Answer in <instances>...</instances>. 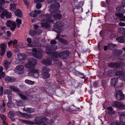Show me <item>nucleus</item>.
I'll use <instances>...</instances> for the list:
<instances>
[{"mask_svg": "<svg viewBox=\"0 0 125 125\" xmlns=\"http://www.w3.org/2000/svg\"><path fill=\"white\" fill-rule=\"evenodd\" d=\"M42 72H49L50 70L48 68L45 66H43L42 69Z\"/></svg>", "mask_w": 125, "mask_h": 125, "instance_id": "42", "label": "nucleus"}, {"mask_svg": "<svg viewBox=\"0 0 125 125\" xmlns=\"http://www.w3.org/2000/svg\"><path fill=\"white\" fill-rule=\"evenodd\" d=\"M17 57L18 60L16 61V64H20V61L25 60L27 58V55L23 53H19L17 55Z\"/></svg>", "mask_w": 125, "mask_h": 125, "instance_id": "9", "label": "nucleus"}, {"mask_svg": "<svg viewBox=\"0 0 125 125\" xmlns=\"http://www.w3.org/2000/svg\"><path fill=\"white\" fill-rule=\"evenodd\" d=\"M11 13L8 12L6 10L3 11L0 15V17L2 19H4V17L5 16L7 19L10 18L11 17Z\"/></svg>", "mask_w": 125, "mask_h": 125, "instance_id": "10", "label": "nucleus"}, {"mask_svg": "<svg viewBox=\"0 0 125 125\" xmlns=\"http://www.w3.org/2000/svg\"><path fill=\"white\" fill-rule=\"evenodd\" d=\"M18 94L19 96L22 99L26 100L27 99V97L26 96H25L22 94L19 93Z\"/></svg>", "mask_w": 125, "mask_h": 125, "instance_id": "41", "label": "nucleus"}, {"mask_svg": "<svg viewBox=\"0 0 125 125\" xmlns=\"http://www.w3.org/2000/svg\"><path fill=\"white\" fill-rule=\"evenodd\" d=\"M48 123L50 125H52L54 123V121L53 120H50L48 121Z\"/></svg>", "mask_w": 125, "mask_h": 125, "instance_id": "53", "label": "nucleus"}, {"mask_svg": "<svg viewBox=\"0 0 125 125\" xmlns=\"http://www.w3.org/2000/svg\"><path fill=\"white\" fill-rule=\"evenodd\" d=\"M108 46L109 49L111 50H112L114 48V47L115 46V45L113 44L110 43V44H109L108 45Z\"/></svg>", "mask_w": 125, "mask_h": 125, "instance_id": "45", "label": "nucleus"}, {"mask_svg": "<svg viewBox=\"0 0 125 125\" xmlns=\"http://www.w3.org/2000/svg\"><path fill=\"white\" fill-rule=\"evenodd\" d=\"M42 6L41 4L40 3L37 4L36 5V7L37 9H40Z\"/></svg>", "mask_w": 125, "mask_h": 125, "instance_id": "63", "label": "nucleus"}, {"mask_svg": "<svg viewBox=\"0 0 125 125\" xmlns=\"http://www.w3.org/2000/svg\"><path fill=\"white\" fill-rule=\"evenodd\" d=\"M10 89L12 91L16 93L20 92L19 89L17 86L14 85H11L9 87Z\"/></svg>", "mask_w": 125, "mask_h": 125, "instance_id": "26", "label": "nucleus"}, {"mask_svg": "<svg viewBox=\"0 0 125 125\" xmlns=\"http://www.w3.org/2000/svg\"><path fill=\"white\" fill-rule=\"evenodd\" d=\"M51 60L47 59V60H44L42 62V63L43 64L47 66L50 65L52 64L51 60L52 61L51 59Z\"/></svg>", "mask_w": 125, "mask_h": 125, "instance_id": "22", "label": "nucleus"}, {"mask_svg": "<svg viewBox=\"0 0 125 125\" xmlns=\"http://www.w3.org/2000/svg\"><path fill=\"white\" fill-rule=\"evenodd\" d=\"M31 75L33 76V78H38L39 76V74L38 73H36L33 74Z\"/></svg>", "mask_w": 125, "mask_h": 125, "instance_id": "46", "label": "nucleus"}, {"mask_svg": "<svg viewBox=\"0 0 125 125\" xmlns=\"http://www.w3.org/2000/svg\"><path fill=\"white\" fill-rule=\"evenodd\" d=\"M7 56L8 58H10L12 56V54L11 52L9 51L7 52Z\"/></svg>", "mask_w": 125, "mask_h": 125, "instance_id": "49", "label": "nucleus"}, {"mask_svg": "<svg viewBox=\"0 0 125 125\" xmlns=\"http://www.w3.org/2000/svg\"><path fill=\"white\" fill-rule=\"evenodd\" d=\"M121 123L120 122H112L111 123V125H125V123Z\"/></svg>", "mask_w": 125, "mask_h": 125, "instance_id": "39", "label": "nucleus"}, {"mask_svg": "<svg viewBox=\"0 0 125 125\" xmlns=\"http://www.w3.org/2000/svg\"><path fill=\"white\" fill-rule=\"evenodd\" d=\"M52 15L51 16L50 15H48L47 16L46 21L49 24H53L54 22L53 20L52 19Z\"/></svg>", "mask_w": 125, "mask_h": 125, "instance_id": "19", "label": "nucleus"}, {"mask_svg": "<svg viewBox=\"0 0 125 125\" xmlns=\"http://www.w3.org/2000/svg\"><path fill=\"white\" fill-rule=\"evenodd\" d=\"M115 97L118 100H121L124 99V95L121 90H118L115 92Z\"/></svg>", "mask_w": 125, "mask_h": 125, "instance_id": "6", "label": "nucleus"}, {"mask_svg": "<svg viewBox=\"0 0 125 125\" xmlns=\"http://www.w3.org/2000/svg\"><path fill=\"white\" fill-rule=\"evenodd\" d=\"M47 119L45 117H42L41 116L36 117L34 121L35 122L29 121L22 120V123L29 125H34V124H39L42 123L47 120Z\"/></svg>", "mask_w": 125, "mask_h": 125, "instance_id": "2", "label": "nucleus"}, {"mask_svg": "<svg viewBox=\"0 0 125 125\" xmlns=\"http://www.w3.org/2000/svg\"><path fill=\"white\" fill-rule=\"evenodd\" d=\"M118 78H113L111 80L110 83L112 85L116 87V85H117Z\"/></svg>", "mask_w": 125, "mask_h": 125, "instance_id": "23", "label": "nucleus"}, {"mask_svg": "<svg viewBox=\"0 0 125 125\" xmlns=\"http://www.w3.org/2000/svg\"><path fill=\"white\" fill-rule=\"evenodd\" d=\"M37 73H38V71L37 69H33L31 70V74L32 75L33 74H34Z\"/></svg>", "mask_w": 125, "mask_h": 125, "instance_id": "52", "label": "nucleus"}, {"mask_svg": "<svg viewBox=\"0 0 125 125\" xmlns=\"http://www.w3.org/2000/svg\"><path fill=\"white\" fill-rule=\"evenodd\" d=\"M16 104L18 106H21L23 105V103L21 101H16Z\"/></svg>", "mask_w": 125, "mask_h": 125, "instance_id": "44", "label": "nucleus"}, {"mask_svg": "<svg viewBox=\"0 0 125 125\" xmlns=\"http://www.w3.org/2000/svg\"><path fill=\"white\" fill-rule=\"evenodd\" d=\"M7 26L10 27V29L12 31H14L16 27V25L15 22L10 20H8L6 23Z\"/></svg>", "mask_w": 125, "mask_h": 125, "instance_id": "8", "label": "nucleus"}, {"mask_svg": "<svg viewBox=\"0 0 125 125\" xmlns=\"http://www.w3.org/2000/svg\"><path fill=\"white\" fill-rule=\"evenodd\" d=\"M57 43V42L55 40H53L50 42V44H55Z\"/></svg>", "mask_w": 125, "mask_h": 125, "instance_id": "64", "label": "nucleus"}, {"mask_svg": "<svg viewBox=\"0 0 125 125\" xmlns=\"http://www.w3.org/2000/svg\"><path fill=\"white\" fill-rule=\"evenodd\" d=\"M27 41L28 43L27 45L29 47H32L33 45L31 44V39L29 38H28Z\"/></svg>", "mask_w": 125, "mask_h": 125, "instance_id": "37", "label": "nucleus"}, {"mask_svg": "<svg viewBox=\"0 0 125 125\" xmlns=\"http://www.w3.org/2000/svg\"><path fill=\"white\" fill-rule=\"evenodd\" d=\"M4 94H8L9 95H11L12 91L9 89H5L4 92Z\"/></svg>", "mask_w": 125, "mask_h": 125, "instance_id": "36", "label": "nucleus"}, {"mask_svg": "<svg viewBox=\"0 0 125 125\" xmlns=\"http://www.w3.org/2000/svg\"><path fill=\"white\" fill-rule=\"evenodd\" d=\"M53 30L55 32L59 34H60V33L61 32L60 29H58V28L54 27V28L53 29Z\"/></svg>", "mask_w": 125, "mask_h": 125, "instance_id": "48", "label": "nucleus"}, {"mask_svg": "<svg viewBox=\"0 0 125 125\" xmlns=\"http://www.w3.org/2000/svg\"><path fill=\"white\" fill-rule=\"evenodd\" d=\"M24 68L23 66L22 65H18L16 66L14 71L17 73L19 74H22L24 72Z\"/></svg>", "mask_w": 125, "mask_h": 125, "instance_id": "11", "label": "nucleus"}, {"mask_svg": "<svg viewBox=\"0 0 125 125\" xmlns=\"http://www.w3.org/2000/svg\"><path fill=\"white\" fill-rule=\"evenodd\" d=\"M112 106L118 108L119 110H122L124 109L125 106L122 102L117 101L114 102L112 104Z\"/></svg>", "mask_w": 125, "mask_h": 125, "instance_id": "7", "label": "nucleus"}, {"mask_svg": "<svg viewBox=\"0 0 125 125\" xmlns=\"http://www.w3.org/2000/svg\"><path fill=\"white\" fill-rule=\"evenodd\" d=\"M5 0H0V5H2L5 3Z\"/></svg>", "mask_w": 125, "mask_h": 125, "instance_id": "61", "label": "nucleus"}, {"mask_svg": "<svg viewBox=\"0 0 125 125\" xmlns=\"http://www.w3.org/2000/svg\"><path fill=\"white\" fill-rule=\"evenodd\" d=\"M16 5L13 3L10 4V9L11 10L13 11L16 9Z\"/></svg>", "mask_w": 125, "mask_h": 125, "instance_id": "35", "label": "nucleus"}, {"mask_svg": "<svg viewBox=\"0 0 125 125\" xmlns=\"http://www.w3.org/2000/svg\"><path fill=\"white\" fill-rule=\"evenodd\" d=\"M42 27L43 28H48L50 26V25L46 21L45 23L41 22Z\"/></svg>", "mask_w": 125, "mask_h": 125, "instance_id": "33", "label": "nucleus"}, {"mask_svg": "<svg viewBox=\"0 0 125 125\" xmlns=\"http://www.w3.org/2000/svg\"><path fill=\"white\" fill-rule=\"evenodd\" d=\"M26 110L27 111H26V112L30 113H32L34 111V109L30 107L27 108Z\"/></svg>", "mask_w": 125, "mask_h": 125, "instance_id": "40", "label": "nucleus"}, {"mask_svg": "<svg viewBox=\"0 0 125 125\" xmlns=\"http://www.w3.org/2000/svg\"><path fill=\"white\" fill-rule=\"evenodd\" d=\"M0 118L3 121H5L6 118V116L2 114H1V116Z\"/></svg>", "mask_w": 125, "mask_h": 125, "instance_id": "54", "label": "nucleus"}, {"mask_svg": "<svg viewBox=\"0 0 125 125\" xmlns=\"http://www.w3.org/2000/svg\"><path fill=\"white\" fill-rule=\"evenodd\" d=\"M29 14L30 16L33 17H35L37 15V14L33 12H31Z\"/></svg>", "mask_w": 125, "mask_h": 125, "instance_id": "47", "label": "nucleus"}, {"mask_svg": "<svg viewBox=\"0 0 125 125\" xmlns=\"http://www.w3.org/2000/svg\"><path fill=\"white\" fill-rule=\"evenodd\" d=\"M59 42L65 45H67L69 43L67 41L62 38L60 39Z\"/></svg>", "mask_w": 125, "mask_h": 125, "instance_id": "32", "label": "nucleus"}, {"mask_svg": "<svg viewBox=\"0 0 125 125\" xmlns=\"http://www.w3.org/2000/svg\"><path fill=\"white\" fill-rule=\"evenodd\" d=\"M5 80L7 82H14L16 80V79L14 77L8 76L5 77Z\"/></svg>", "mask_w": 125, "mask_h": 125, "instance_id": "16", "label": "nucleus"}, {"mask_svg": "<svg viewBox=\"0 0 125 125\" xmlns=\"http://www.w3.org/2000/svg\"><path fill=\"white\" fill-rule=\"evenodd\" d=\"M120 21H125V16L124 15V16H122L121 18H120Z\"/></svg>", "mask_w": 125, "mask_h": 125, "instance_id": "58", "label": "nucleus"}, {"mask_svg": "<svg viewBox=\"0 0 125 125\" xmlns=\"http://www.w3.org/2000/svg\"><path fill=\"white\" fill-rule=\"evenodd\" d=\"M118 32L120 33L125 35V29L122 28H119L118 30Z\"/></svg>", "mask_w": 125, "mask_h": 125, "instance_id": "31", "label": "nucleus"}, {"mask_svg": "<svg viewBox=\"0 0 125 125\" xmlns=\"http://www.w3.org/2000/svg\"><path fill=\"white\" fill-rule=\"evenodd\" d=\"M32 54L34 57L38 59H40L42 57V54L40 52L38 53L32 52Z\"/></svg>", "mask_w": 125, "mask_h": 125, "instance_id": "18", "label": "nucleus"}, {"mask_svg": "<svg viewBox=\"0 0 125 125\" xmlns=\"http://www.w3.org/2000/svg\"><path fill=\"white\" fill-rule=\"evenodd\" d=\"M57 11L58 12V13H55L52 16V17L55 19L60 20L61 19L62 17V15L60 14V10H53L51 12V14H54L56 13Z\"/></svg>", "mask_w": 125, "mask_h": 125, "instance_id": "12", "label": "nucleus"}, {"mask_svg": "<svg viewBox=\"0 0 125 125\" xmlns=\"http://www.w3.org/2000/svg\"><path fill=\"white\" fill-rule=\"evenodd\" d=\"M70 54V52L69 50H65L60 52L58 51H54L51 53V59L54 61H57V59L60 57L65 60L67 59L69 57Z\"/></svg>", "mask_w": 125, "mask_h": 125, "instance_id": "1", "label": "nucleus"}, {"mask_svg": "<svg viewBox=\"0 0 125 125\" xmlns=\"http://www.w3.org/2000/svg\"><path fill=\"white\" fill-rule=\"evenodd\" d=\"M37 63V61L36 59L30 58L28 59V63L26 64L25 67L27 69L34 68Z\"/></svg>", "mask_w": 125, "mask_h": 125, "instance_id": "3", "label": "nucleus"}, {"mask_svg": "<svg viewBox=\"0 0 125 125\" xmlns=\"http://www.w3.org/2000/svg\"><path fill=\"white\" fill-rule=\"evenodd\" d=\"M72 11L74 13H76L82 12L83 11V9L81 6H76L73 8L72 10Z\"/></svg>", "mask_w": 125, "mask_h": 125, "instance_id": "14", "label": "nucleus"}, {"mask_svg": "<svg viewBox=\"0 0 125 125\" xmlns=\"http://www.w3.org/2000/svg\"><path fill=\"white\" fill-rule=\"evenodd\" d=\"M116 40L120 43H123L124 42L125 40L123 37H118L116 39Z\"/></svg>", "mask_w": 125, "mask_h": 125, "instance_id": "29", "label": "nucleus"}, {"mask_svg": "<svg viewBox=\"0 0 125 125\" xmlns=\"http://www.w3.org/2000/svg\"><path fill=\"white\" fill-rule=\"evenodd\" d=\"M18 113L22 116L26 118H30L32 117L31 115L27 114L25 113H23L20 111H18Z\"/></svg>", "mask_w": 125, "mask_h": 125, "instance_id": "25", "label": "nucleus"}, {"mask_svg": "<svg viewBox=\"0 0 125 125\" xmlns=\"http://www.w3.org/2000/svg\"><path fill=\"white\" fill-rule=\"evenodd\" d=\"M119 121L122 123H125V114H122L119 116Z\"/></svg>", "mask_w": 125, "mask_h": 125, "instance_id": "28", "label": "nucleus"}, {"mask_svg": "<svg viewBox=\"0 0 125 125\" xmlns=\"http://www.w3.org/2000/svg\"><path fill=\"white\" fill-rule=\"evenodd\" d=\"M116 10L119 12L123 14L125 13V10L124 7L122 6H119L116 8Z\"/></svg>", "mask_w": 125, "mask_h": 125, "instance_id": "24", "label": "nucleus"}, {"mask_svg": "<svg viewBox=\"0 0 125 125\" xmlns=\"http://www.w3.org/2000/svg\"><path fill=\"white\" fill-rule=\"evenodd\" d=\"M25 82L26 83L31 85H33L34 83V82L28 79L25 80Z\"/></svg>", "mask_w": 125, "mask_h": 125, "instance_id": "43", "label": "nucleus"}, {"mask_svg": "<svg viewBox=\"0 0 125 125\" xmlns=\"http://www.w3.org/2000/svg\"><path fill=\"white\" fill-rule=\"evenodd\" d=\"M37 33V31L36 30H31L29 32V34L31 36L35 35Z\"/></svg>", "mask_w": 125, "mask_h": 125, "instance_id": "34", "label": "nucleus"}, {"mask_svg": "<svg viewBox=\"0 0 125 125\" xmlns=\"http://www.w3.org/2000/svg\"><path fill=\"white\" fill-rule=\"evenodd\" d=\"M80 77L82 79H83L85 78V76L83 73H80Z\"/></svg>", "mask_w": 125, "mask_h": 125, "instance_id": "59", "label": "nucleus"}, {"mask_svg": "<svg viewBox=\"0 0 125 125\" xmlns=\"http://www.w3.org/2000/svg\"><path fill=\"white\" fill-rule=\"evenodd\" d=\"M124 64V62L119 61L115 62L110 63L108 64V65L110 67L116 68L123 66Z\"/></svg>", "mask_w": 125, "mask_h": 125, "instance_id": "4", "label": "nucleus"}, {"mask_svg": "<svg viewBox=\"0 0 125 125\" xmlns=\"http://www.w3.org/2000/svg\"><path fill=\"white\" fill-rule=\"evenodd\" d=\"M8 114L10 118H13L15 115V113L12 111H9L8 113Z\"/></svg>", "mask_w": 125, "mask_h": 125, "instance_id": "38", "label": "nucleus"}, {"mask_svg": "<svg viewBox=\"0 0 125 125\" xmlns=\"http://www.w3.org/2000/svg\"><path fill=\"white\" fill-rule=\"evenodd\" d=\"M62 26V22L60 21L57 22L56 23L54 24V27L56 28H59L61 27Z\"/></svg>", "mask_w": 125, "mask_h": 125, "instance_id": "30", "label": "nucleus"}, {"mask_svg": "<svg viewBox=\"0 0 125 125\" xmlns=\"http://www.w3.org/2000/svg\"><path fill=\"white\" fill-rule=\"evenodd\" d=\"M119 72V70L116 71L115 70H109L107 72V75L110 76H113L115 75H118V73H117Z\"/></svg>", "mask_w": 125, "mask_h": 125, "instance_id": "15", "label": "nucleus"}, {"mask_svg": "<svg viewBox=\"0 0 125 125\" xmlns=\"http://www.w3.org/2000/svg\"><path fill=\"white\" fill-rule=\"evenodd\" d=\"M119 85H118L117 84L116 85V87L117 88H121L123 87V83H119Z\"/></svg>", "mask_w": 125, "mask_h": 125, "instance_id": "55", "label": "nucleus"}, {"mask_svg": "<svg viewBox=\"0 0 125 125\" xmlns=\"http://www.w3.org/2000/svg\"><path fill=\"white\" fill-rule=\"evenodd\" d=\"M50 7L51 9L55 10L59 9L60 7V5L58 2H55L53 4H51Z\"/></svg>", "mask_w": 125, "mask_h": 125, "instance_id": "17", "label": "nucleus"}, {"mask_svg": "<svg viewBox=\"0 0 125 125\" xmlns=\"http://www.w3.org/2000/svg\"><path fill=\"white\" fill-rule=\"evenodd\" d=\"M12 44L13 45H16L18 43V41L16 39H14L13 41H12Z\"/></svg>", "mask_w": 125, "mask_h": 125, "instance_id": "60", "label": "nucleus"}, {"mask_svg": "<svg viewBox=\"0 0 125 125\" xmlns=\"http://www.w3.org/2000/svg\"><path fill=\"white\" fill-rule=\"evenodd\" d=\"M123 50H122L117 49L115 51V54H116L117 58L118 60H124L121 57V55L122 53Z\"/></svg>", "mask_w": 125, "mask_h": 125, "instance_id": "13", "label": "nucleus"}, {"mask_svg": "<svg viewBox=\"0 0 125 125\" xmlns=\"http://www.w3.org/2000/svg\"><path fill=\"white\" fill-rule=\"evenodd\" d=\"M16 21L17 24H21L22 23V20L18 18L16 19Z\"/></svg>", "mask_w": 125, "mask_h": 125, "instance_id": "51", "label": "nucleus"}, {"mask_svg": "<svg viewBox=\"0 0 125 125\" xmlns=\"http://www.w3.org/2000/svg\"><path fill=\"white\" fill-rule=\"evenodd\" d=\"M53 46L51 45L49 46H47L46 48V53L47 54H49L50 53L51 59V54L52 52H51L53 50Z\"/></svg>", "mask_w": 125, "mask_h": 125, "instance_id": "20", "label": "nucleus"}, {"mask_svg": "<svg viewBox=\"0 0 125 125\" xmlns=\"http://www.w3.org/2000/svg\"><path fill=\"white\" fill-rule=\"evenodd\" d=\"M36 31H37V33L39 35L41 34L42 32V31L41 29H38Z\"/></svg>", "mask_w": 125, "mask_h": 125, "instance_id": "57", "label": "nucleus"}, {"mask_svg": "<svg viewBox=\"0 0 125 125\" xmlns=\"http://www.w3.org/2000/svg\"><path fill=\"white\" fill-rule=\"evenodd\" d=\"M49 73V72H42L41 74V75L44 79H47L49 78L50 76V75Z\"/></svg>", "mask_w": 125, "mask_h": 125, "instance_id": "21", "label": "nucleus"}, {"mask_svg": "<svg viewBox=\"0 0 125 125\" xmlns=\"http://www.w3.org/2000/svg\"><path fill=\"white\" fill-rule=\"evenodd\" d=\"M15 14L18 17L21 18L22 16L21 11V10L19 9H17L15 11H14Z\"/></svg>", "mask_w": 125, "mask_h": 125, "instance_id": "27", "label": "nucleus"}, {"mask_svg": "<svg viewBox=\"0 0 125 125\" xmlns=\"http://www.w3.org/2000/svg\"><path fill=\"white\" fill-rule=\"evenodd\" d=\"M3 63L4 64V66L6 67L8 66L9 63L7 60H5L3 62Z\"/></svg>", "mask_w": 125, "mask_h": 125, "instance_id": "56", "label": "nucleus"}, {"mask_svg": "<svg viewBox=\"0 0 125 125\" xmlns=\"http://www.w3.org/2000/svg\"><path fill=\"white\" fill-rule=\"evenodd\" d=\"M125 71L124 68L122 67H120L119 70V72L117 73H118L119 79L122 81H125Z\"/></svg>", "mask_w": 125, "mask_h": 125, "instance_id": "5", "label": "nucleus"}, {"mask_svg": "<svg viewBox=\"0 0 125 125\" xmlns=\"http://www.w3.org/2000/svg\"><path fill=\"white\" fill-rule=\"evenodd\" d=\"M12 102H8L7 104V105L10 108H11L12 107Z\"/></svg>", "mask_w": 125, "mask_h": 125, "instance_id": "62", "label": "nucleus"}, {"mask_svg": "<svg viewBox=\"0 0 125 125\" xmlns=\"http://www.w3.org/2000/svg\"><path fill=\"white\" fill-rule=\"evenodd\" d=\"M123 14L120 13H117L115 14V15L116 16L119 17L120 18H121L122 17L124 16Z\"/></svg>", "mask_w": 125, "mask_h": 125, "instance_id": "50", "label": "nucleus"}]
</instances>
